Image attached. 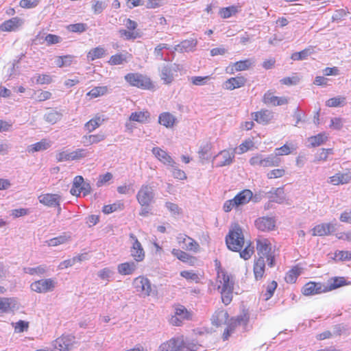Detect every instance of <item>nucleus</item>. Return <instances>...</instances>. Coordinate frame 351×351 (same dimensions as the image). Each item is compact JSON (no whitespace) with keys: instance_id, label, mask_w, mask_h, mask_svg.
Wrapping results in <instances>:
<instances>
[{"instance_id":"nucleus-32","label":"nucleus","mask_w":351,"mask_h":351,"mask_svg":"<svg viewBox=\"0 0 351 351\" xmlns=\"http://www.w3.org/2000/svg\"><path fill=\"white\" fill-rule=\"evenodd\" d=\"M302 269H303L299 265H296L291 267V269H290L285 274V282L289 284L295 283L298 276L302 274Z\"/></svg>"},{"instance_id":"nucleus-34","label":"nucleus","mask_w":351,"mask_h":351,"mask_svg":"<svg viewBox=\"0 0 351 351\" xmlns=\"http://www.w3.org/2000/svg\"><path fill=\"white\" fill-rule=\"evenodd\" d=\"M217 157L219 158V161L217 165L219 167H223L229 165L232 162L234 158V154L233 152H230L229 150H223L219 152V154L217 155Z\"/></svg>"},{"instance_id":"nucleus-17","label":"nucleus","mask_w":351,"mask_h":351,"mask_svg":"<svg viewBox=\"0 0 351 351\" xmlns=\"http://www.w3.org/2000/svg\"><path fill=\"white\" fill-rule=\"evenodd\" d=\"M256 228L262 232H269L276 228V219L272 217H261L254 221Z\"/></svg>"},{"instance_id":"nucleus-55","label":"nucleus","mask_w":351,"mask_h":351,"mask_svg":"<svg viewBox=\"0 0 351 351\" xmlns=\"http://www.w3.org/2000/svg\"><path fill=\"white\" fill-rule=\"evenodd\" d=\"M160 77L165 84H170L173 80V74L169 66H164L161 70Z\"/></svg>"},{"instance_id":"nucleus-48","label":"nucleus","mask_w":351,"mask_h":351,"mask_svg":"<svg viewBox=\"0 0 351 351\" xmlns=\"http://www.w3.org/2000/svg\"><path fill=\"white\" fill-rule=\"evenodd\" d=\"M108 92V87L104 86H96L92 88L90 91L86 93V96L89 99H94L106 95Z\"/></svg>"},{"instance_id":"nucleus-50","label":"nucleus","mask_w":351,"mask_h":351,"mask_svg":"<svg viewBox=\"0 0 351 351\" xmlns=\"http://www.w3.org/2000/svg\"><path fill=\"white\" fill-rule=\"evenodd\" d=\"M232 319L236 322L237 326L243 324L246 326L250 320V313L247 309L243 308L240 315L232 317Z\"/></svg>"},{"instance_id":"nucleus-12","label":"nucleus","mask_w":351,"mask_h":351,"mask_svg":"<svg viewBox=\"0 0 351 351\" xmlns=\"http://www.w3.org/2000/svg\"><path fill=\"white\" fill-rule=\"evenodd\" d=\"M56 282L51 278L40 279L32 282L31 289L37 293H46L53 290Z\"/></svg>"},{"instance_id":"nucleus-53","label":"nucleus","mask_w":351,"mask_h":351,"mask_svg":"<svg viewBox=\"0 0 351 351\" xmlns=\"http://www.w3.org/2000/svg\"><path fill=\"white\" fill-rule=\"evenodd\" d=\"M243 250H241L239 254L241 258L244 260H249L254 253V247L251 242L247 243Z\"/></svg>"},{"instance_id":"nucleus-35","label":"nucleus","mask_w":351,"mask_h":351,"mask_svg":"<svg viewBox=\"0 0 351 351\" xmlns=\"http://www.w3.org/2000/svg\"><path fill=\"white\" fill-rule=\"evenodd\" d=\"M176 121V117L168 112H162L158 117V123L167 128L173 127Z\"/></svg>"},{"instance_id":"nucleus-61","label":"nucleus","mask_w":351,"mask_h":351,"mask_svg":"<svg viewBox=\"0 0 351 351\" xmlns=\"http://www.w3.org/2000/svg\"><path fill=\"white\" fill-rule=\"evenodd\" d=\"M23 270H24L25 273L29 274L32 276H34V275L42 276L46 271L45 267L41 266V265L38 266L36 267H25L23 269Z\"/></svg>"},{"instance_id":"nucleus-25","label":"nucleus","mask_w":351,"mask_h":351,"mask_svg":"<svg viewBox=\"0 0 351 351\" xmlns=\"http://www.w3.org/2000/svg\"><path fill=\"white\" fill-rule=\"evenodd\" d=\"M38 199L40 203L45 206L55 207L60 206L61 197L58 194L45 193L40 195Z\"/></svg>"},{"instance_id":"nucleus-29","label":"nucleus","mask_w":351,"mask_h":351,"mask_svg":"<svg viewBox=\"0 0 351 351\" xmlns=\"http://www.w3.org/2000/svg\"><path fill=\"white\" fill-rule=\"evenodd\" d=\"M347 285L344 277H332L328 279L327 285H324V288L325 293H328Z\"/></svg>"},{"instance_id":"nucleus-20","label":"nucleus","mask_w":351,"mask_h":351,"mask_svg":"<svg viewBox=\"0 0 351 351\" xmlns=\"http://www.w3.org/2000/svg\"><path fill=\"white\" fill-rule=\"evenodd\" d=\"M152 152L154 156L165 165L173 167L176 165L175 161L165 150L158 147H153Z\"/></svg>"},{"instance_id":"nucleus-3","label":"nucleus","mask_w":351,"mask_h":351,"mask_svg":"<svg viewBox=\"0 0 351 351\" xmlns=\"http://www.w3.org/2000/svg\"><path fill=\"white\" fill-rule=\"evenodd\" d=\"M243 230L238 223H234L226 237V243L229 250L239 252L245 246Z\"/></svg>"},{"instance_id":"nucleus-56","label":"nucleus","mask_w":351,"mask_h":351,"mask_svg":"<svg viewBox=\"0 0 351 351\" xmlns=\"http://www.w3.org/2000/svg\"><path fill=\"white\" fill-rule=\"evenodd\" d=\"M237 326H238L237 325L236 322H234L232 318H230L222 335L223 339L224 341L228 340L231 335L235 331V329Z\"/></svg>"},{"instance_id":"nucleus-28","label":"nucleus","mask_w":351,"mask_h":351,"mask_svg":"<svg viewBox=\"0 0 351 351\" xmlns=\"http://www.w3.org/2000/svg\"><path fill=\"white\" fill-rule=\"evenodd\" d=\"M253 119L258 123L266 125L271 120L272 112L268 110L262 109L259 111L252 113Z\"/></svg>"},{"instance_id":"nucleus-57","label":"nucleus","mask_w":351,"mask_h":351,"mask_svg":"<svg viewBox=\"0 0 351 351\" xmlns=\"http://www.w3.org/2000/svg\"><path fill=\"white\" fill-rule=\"evenodd\" d=\"M280 162V160L276 156L270 155L267 157L263 158L262 167H269L278 166Z\"/></svg>"},{"instance_id":"nucleus-22","label":"nucleus","mask_w":351,"mask_h":351,"mask_svg":"<svg viewBox=\"0 0 351 351\" xmlns=\"http://www.w3.org/2000/svg\"><path fill=\"white\" fill-rule=\"evenodd\" d=\"M263 102L267 105L274 106H282L288 103V99L285 97L275 96L271 90H268L263 97Z\"/></svg>"},{"instance_id":"nucleus-45","label":"nucleus","mask_w":351,"mask_h":351,"mask_svg":"<svg viewBox=\"0 0 351 351\" xmlns=\"http://www.w3.org/2000/svg\"><path fill=\"white\" fill-rule=\"evenodd\" d=\"M278 287V283L276 280H271L265 287V291H263L262 296L265 300H269L273 295Z\"/></svg>"},{"instance_id":"nucleus-62","label":"nucleus","mask_w":351,"mask_h":351,"mask_svg":"<svg viewBox=\"0 0 351 351\" xmlns=\"http://www.w3.org/2000/svg\"><path fill=\"white\" fill-rule=\"evenodd\" d=\"M70 239V237L66 235H60L49 240L48 245L49 246H57L67 242Z\"/></svg>"},{"instance_id":"nucleus-18","label":"nucleus","mask_w":351,"mask_h":351,"mask_svg":"<svg viewBox=\"0 0 351 351\" xmlns=\"http://www.w3.org/2000/svg\"><path fill=\"white\" fill-rule=\"evenodd\" d=\"M351 181V171L348 170V171L343 172H337L332 176L328 178V183L334 185H343L348 184Z\"/></svg>"},{"instance_id":"nucleus-23","label":"nucleus","mask_w":351,"mask_h":351,"mask_svg":"<svg viewBox=\"0 0 351 351\" xmlns=\"http://www.w3.org/2000/svg\"><path fill=\"white\" fill-rule=\"evenodd\" d=\"M228 318L229 314L226 310L218 308L212 315L210 321L213 326L219 327L224 324Z\"/></svg>"},{"instance_id":"nucleus-41","label":"nucleus","mask_w":351,"mask_h":351,"mask_svg":"<svg viewBox=\"0 0 351 351\" xmlns=\"http://www.w3.org/2000/svg\"><path fill=\"white\" fill-rule=\"evenodd\" d=\"M180 276L189 282L199 283L201 280V275L194 270H184L180 271Z\"/></svg>"},{"instance_id":"nucleus-63","label":"nucleus","mask_w":351,"mask_h":351,"mask_svg":"<svg viewBox=\"0 0 351 351\" xmlns=\"http://www.w3.org/2000/svg\"><path fill=\"white\" fill-rule=\"evenodd\" d=\"M333 149H322L320 152L317 154L315 160L317 162L326 161L328 159V155L333 154Z\"/></svg>"},{"instance_id":"nucleus-49","label":"nucleus","mask_w":351,"mask_h":351,"mask_svg":"<svg viewBox=\"0 0 351 351\" xmlns=\"http://www.w3.org/2000/svg\"><path fill=\"white\" fill-rule=\"evenodd\" d=\"M124 208V204L121 201H117L112 204L105 205L102 208V212L108 215L117 210H121Z\"/></svg>"},{"instance_id":"nucleus-8","label":"nucleus","mask_w":351,"mask_h":351,"mask_svg":"<svg viewBox=\"0 0 351 351\" xmlns=\"http://www.w3.org/2000/svg\"><path fill=\"white\" fill-rule=\"evenodd\" d=\"M150 117V112L147 110L132 112L125 125L126 130L129 132H132L134 128L132 122H137L141 124L147 123L149 121Z\"/></svg>"},{"instance_id":"nucleus-54","label":"nucleus","mask_w":351,"mask_h":351,"mask_svg":"<svg viewBox=\"0 0 351 351\" xmlns=\"http://www.w3.org/2000/svg\"><path fill=\"white\" fill-rule=\"evenodd\" d=\"M346 104V97L338 96L332 97L326 101V105L330 108L343 106Z\"/></svg>"},{"instance_id":"nucleus-59","label":"nucleus","mask_w":351,"mask_h":351,"mask_svg":"<svg viewBox=\"0 0 351 351\" xmlns=\"http://www.w3.org/2000/svg\"><path fill=\"white\" fill-rule=\"evenodd\" d=\"M68 31L75 33H82L87 29V25L83 23L71 24L66 27Z\"/></svg>"},{"instance_id":"nucleus-14","label":"nucleus","mask_w":351,"mask_h":351,"mask_svg":"<svg viewBox=\"0 0 351 351\" xmlns=\"http://www.w3.org/2000/svg\"><path fill=\"white\" fill-rule=\"evenodd\" d=\"M136 291L144 295H149L152 292V285L148 278L139 276L135 278L132 282Z\"/></svg>"},{"instance_id":"nucleus-38","label":"nucleus","mask_w":351,"mask_h":351,"mask_svg":"<svg viewBox=\"0 0 351 351\" xmlns=\"http://www.w3.org/2000/svg\"><path fill=\"white\" fill-rule=\"evenodd\" d=\"M136 266L132 261L125 262L118 265L117 270L121 275H130L136 270Z\"/></svg>"},{"instance_id":"nucleus-5","label":"nucleus","mask_w":351,"mask_h":351,"mask_svg":"<svg viewBox=\"0 0 351 351\" xmlns=\"http://www.w3.org/2000/svg\"><path fill=\"white\" fill-rule=\"evenodd\" d=\"M127 83L143 90H153L154 84L150 77L139 73H129L124 76Z\"/></svg>"},{"instance_id":"nucleus-47","label":"nucleus","mask_w":351,"mask_h":351,"mask_svg":"<svg viewBox=\"0 0 351 351\" xmlns=\"http://www.w3.org/2000/svg\"><path fill=\"white\" fill-rule=\"evenodd\" d=\"M333 260L337 262L351 261V251L336 250L334 253Z\"/></svg>"},{"instance_id":"nucleus-37","label":"nucleus","mask_w":351,"mask_h":351,"mask_svg":"<svg viewBox=\"0 0 351 351\" xmlns=\"http://www.w3.org/2000/svg\"><path fill=\"white\" fill-rule=\"evenodd\" d=\"M51 146V142L46 138L41 139L39 142L29 145L27 147L29 153H34L47 149Z\"/></svg>"},{"instance_id":"nucleus-2","label":"nucleus","mask_w":351,"mask_h":351,"mask_svg":"<svg viewBox=\"0 0 351 351\" xmlns=\"http://www.w3.org/2000/svg\"><path fill=\"white\" fill-rule=\"evenodd\" d=\"M199 346L183 335L173 337L159 346V351H197Z\"/></svg>"},{"instance_id":"nucleus-6","label":"nucleus","mask_w":351,"mask_h":351,"mask_svg":"<svg viewBox=\"0 0 351 351\" xmlns=\"http://www.w3.org/2000/svg\"><path fill=\"white\" fill-rule=\"evenodd\" d=\"M256 245L258 256L266 258L268 266L273 267L275 265V256L270 241L267 238L259 237L256 240Z\"/></svg>"},{"instance_id":"nucleus-60","label":"nucleus","mask_w":351,"mask_h":351,"mask_svg":"<svg viewBox=\"0 0 351 351\" xmlns=\"http://www.w3.org/2000/svg\"><path fill=\"white\" fill-rule=\"evenodd\" d=\"M285 174L286 170L284 168L274 169L267 173V178L268 179L280 178L285 176Z\"/></svg>"},{"instance_id":"nucleus-19","label":"nucleus","mask_w":351,"mask_h":351,"mask_svg":"<svg viewBox=\"0 0 351 351\" xmlns=\"http://www.w3.org/2000/svg\"><path fill=\"white\" fill-rule=\"evenodd\" d=\"M335 230V225L331 223H322L316 225L311 230L314 237H324L332 234Z\"/></svg>"},{"instance_id":"nucleus-44","label":"nucleus","mask_w":351,"mask_h":351,"mask_svg":"<svg viewBox=\"0 0 351 351\" xmlns=\"http://www.w3.org/2000/svg\"><path fill=\"white\" fill-rule=\"evenodd\" d=\"M328 140V136L325 132L319 133L308 138L310 145L315 147L323 145Z\"/></svg>"},{"instance_id":"nucleus-40","label":"nucleus","mask_w":351,"mask_h":351,"mask_svg":"<svg viewBox=\"0 0 351 351\" xmlns=\"http://www.w3.org/2000/svg\"><path fill=\"white\" fill-rule=\"evenodd\" d=\"M197 40L195 38L184 40L177 45V48L181 52L193 51L197 46Z\"/></svg>"},{"instance_id":"nucleus-7","label":"nucleus","mask_w":351,"mask_h":351,"mask_svg":"<svg viewBox=\"0 0 351 351\" xmlns=\"http://www.w3.org/2000/svg\"><path fill=\"white\" fill-rule=\"evenodd\" d=\"M174 315L169 319V323L176 326L182 324L184 320H189L192 318V313L184 306L178 304L174 305Z\"/></svg>"},{"instance_id":"nucleus-26","label":"nucleus","mask_w":351,"mask_h":351,"mask_svg":"<svg viewBox=\"0 0 351 351\" xmlns=\"http://www.w3.org/2000/svg\"><path fill=\"white\" fill-rule=\"evenodd\" d=\"M216 285L218 291H220L234 287V282L232 277L226 272L216 276Z\"/></svg>"},{"instance_id":"nucleus-27","label":"nucleus","mask_w":351,"mask_h":351,"mask_svg":"<svg viewBox=\"0 0 351 351\" xmlns=\"http://www.w3.org/2000/svg\"><path fill=\"white\" fill-rule=\"evenodd\" d=\"M23 21L21 19L16 16L5 21L0 25V30L2 32H14L20 27Z\"/></svg>"},{"instance_id":"nucleus-21","label":"nucleus","mask_w":351,"mask_h":351,"mask_svg":"<svg viewBox=\"0 0 351 351\" xmlns=\"http://www.w3.org/2000/svg\"><path fill=\"white\" fill-rule=\"evenodd\" d=\"M265 261L263 256H258L254 261L253 274L256 280H261L265 276Z\"/></svg>"},{"instance_id":"nucleus-16","label":"nucleus","mask_w":351,"mask_h":351,"mask_svg":"<svg viewBox=\"0 0 351 351\" xmlns=\"http://www.w3.org/2000/svg\"><path fill=\"white\" fill-rule=\"evenodd\" d=\"M302 293L305 296H311L325 293L324 285L320 282L309 281L301 289Z\"/></svg>"},{"instance_id":"nucleus-24","label":"nucleus","mask_w":351,"mask_h":351,"mask_svg":"<svg viewBox=\"0 0 351 351\" xmlns=\"http://www.w3.org/2000/svg\"><path fill=\"white\" fill-rule=\"evenodd\" d=\"M252 64L253 62L250 59L239 60L228 66L226 72L230 74H234L235 72L246 71L251 67Z\"/></svg>"},{"instance_id":"nucleus-39","label":"nucleus","mask_w":351,"mask_h":351,"mask_svg":"<svg viewBox=\"0 0 351 351\" xmlns=\"http://www.w3.org/2000/svg\"><path fill=\"white\" fill-rule=\"evenodd\" d=\"M106 53V50L101 46H98L91 49L86 55V58L89 61H93L96 59L103 58Z\"/></svg>"},{"instance_id":"nucleus-9","label":"nucleus","mask_w":351,"mask_h":351,"mask_svg":"<svg viewBox=\"0 0 351 351\" xmlns=\"http://www.w3.org/2000/svg\"><path fill=\"white\" fill-rule=\"evenodd\" d=\"M126 29H121L119 31L120 36L126 40H134L141 36L137 30L138 24L136 21L127 19L125 21Z\"/></svg>"},{"instance_id":"nucleus-46","label":"nucleus","mask_w":351,"mask_h":351,"mask_svg":"<svg viewBox=\"0 0 351 351\" xmlns=\"http://www.w3.org/2000/svg\"><path fill=\"white\" fill-rule=\"evenodd\" d=\"M75 56L73 55L60 56L56 58V65L61 68L63 66H69L74 61Z\"/></svg>"},{"instance_id":"nucleus-15","label":"nucleus","mask_w":351,"mask_h":351,"mask_svg":"<svg viewBox=\"0 0 351 351\" xmlns=\"http://www.w3.org/2000/svg\"><path fill=\"white\" fill-rule=\"evenodd\" d=\"M176 239L178 243L182 245V248L186 251L197 252L199 250V243L186 234H179Z\"/></svg>"},{"instance_id":"nucleus-4","label":"nucleus","mask_w":351,"mask_h":351,"mask_svg":"<svg viewBox=\"0 0 351 351\" xmlns=\"http://www.w3.org/2000/svg\"><path fill=\"white\" fill-rule=\"evenodd\" d=\"M253 193L250 189H243L238 193L232 199L226 200L223 205L225 213H229L233 209L247 204L252 198Z\"/></svg>"},{"instance_id":"nucleus-58","label":"nucleus","mask_w":351,"mask_h":351,"mask_svg":"<svg viewBox=\"0 0 351 351\" xmlns=\"http://www.w3.org/2000/svg\"><path fill=\"white\" fill-rule=\"evenodd\" d=\"M271 201L280 203L285 199L284 187H279L274 190L271 196Z\"/></svg>"},{"instance_id":"nucleus-13","label":"nucleus","mask_w":351,"mask_h":351,"mask_svg":"<svg viewBox=\"0 0 351 351\" xmlns=\"http://www.w3.org/2000/svg\"><path fill=\"white\" fill-rule=\"evenodd\" d=\"M130 238L132 240V245L130 248L131 256L136 262L143 261L145 257V252L141 243L132 233L130 234Z\"/></svg>"},{"instance_id":"nucleus-42","label":"nucleus","mask_w":351,"mask_h":351,"mask_svg":"<svg viewBox=\"0 0 351 351\" xmlns=\"http://www.w3.org/2000/svg\"><path fill=\"white\" fill-rule=\"evenodd\" d=\"M240 7L238 5H231L226 8H222L219 11V14L222 19H228L234 16L239 12Z\"/></svg>"},{"instance_id":"nucleus-11","label":"nucleus","mask_w":351,"mask_h":351,"mask_svg":"<svg viewBox=\"0 0 351 351\" xmlns=\"http://www.w3.org/2000/svg\"><path fill=\"white\" fill-rule=\"evenodd\" d=\"M75 343V336L71 335H62L54 341L53 347L54 349L58 351H69Z\"/></svg>"},{"instance_id":"nucleus-51","label":"nucleus","mask_w":351,"mask_h":351,"mask_svg":"<svg viewBox=\"0 0 351 351\" xmlns=\"http://www.w3.org/2000/svg\"><path fill=\"white\" fill-rule=\"evenodd\" d=\"M233 291L234 287H230L228 289H223L219 291L221 294V299L222 302L225 305H228L231 303L233 298Z\"/></svg>"},{"instance_id":"nucleus-64","label":"nucleus","mask_w":351,"mask_h":351,"mask_svg":"<svg viewBox=\"0 0 351 351\" xmlns=\"http://www.w3.org/2000/svg\"><path fill=\"white\" fill-rule=\"evenodd\" d=\"M40 3V0H21L19 6L23 9H32L36 8Z\"/></svg>"},{"instance_id":"nucleus-36","label":"nucleus","mask_w":351,"mask_h":351,"mask_svg":"<svg viewBox=\"0 0 351 351\" xmlns=\"http://www.w3.org/2000/svg\"><path fill=\"white\" fill-rule=\"evenodd\" d=\"M105 119L103 116L96 114L93 118L90 119L84 124V128L88 132H91L98 128L104 121Z\"/></svg>"},{"instance_id":"nucleus-52","label":"nucleus","mask_w":351,"mask_h":351,"mask_svg":"<svg viewBox=\"0 0 351 351\" xmlns=\"http://www.w3.org/2000/svg\"><path fill=\"white\" fill-rule=\"evenodd\" d=\"M296 149V147L291 144L285 143L280 147L275 149L276 157L278 156H287L292 153L293 150Z\"/></svg>"},{"instance_id":"nucleus-33","label":"nucleus","mask_w":351,"mask_h":351,"mask_svg":"<svg viewBox=\"0 0 351 351\" xmlns=\"http://www.w3.org/2000/svg\"><path fill=\"white\" fill-rule=\"evenodd\" d=\"M132 58V54L125 52L124 53H116L110 56L108 60L110 65L114 66L122 64L128 62V59Z\"/></svg>"},{"instance_id":"nucleus-1","label":"nucleus","mask_w":351,"mask_h":351,"mask_svg":"<svg viewBox=\"0 0 351 351\" xmlns=\"http://www.w3.org/2000/svg\"><path fill=\"white\" fill-rule=\"evenodd\" d=\"M155 193L149 184H143L138 190L136 199L141 206L139 215L147 217L151 214V206L154 202Z\"/></svg>"},{"instance_id":"nucleus-10","label":"nucleus","mask_w":351,"mask_h":351,"mask_svg":"<svg viewBox=\"0 0 351 351\" xmlns=\"http://www.w3.org/2000/svg\"><path fill=\"white\" fill-rule=\"evenodd\" d=\"M91 187L90 184L86 183L84 181V178L81 176H77L74 178L72 187L71 189V193L75 196H80L81 193H83L84 195H86L90 193Z\"/></svg>"},{"instance_id":"nucleus-43","label":"nucleus","mask_w":351,"mask_h":351,"mask_svg":"<svg viewBox=\"0 0 351 351\" xmlns=\"http://www.w3.org/2000/svg\"><path fill=\"white\" fill-rule=\"evenodd\" d=\"M314 52V47L309 46L299 52L293 53L291 56V58L293 60H305L309 55L313 53Z\"/></svg>"},{"instance_id":"nucleus-31","label":"nucleus","mask_w":351,"mask_h":351,"mask_svg":"<svg viewBox=\"0 0 351 351\" xmlns=\"http://www.w3.org/2000/svg\"><path fill=\"white\" fill-rule=\"evenodd\" d=\"M106 138V134L103 132L97 134L84 135L82 137V143L85 146H90L94 144H97Z\"/></svg>"},{"instance_id":"nucleus-30","label":"nucleus","mask_w":351,"mask_h":351,"mask_svg":"<svg viewBox=\"0 0 351 351\" xmlns=\"http://www.w3.org/2000/svg\"><path fill=\"white\" fill-rule=\"evenodd\" d=\"M246 78L243 76H236L228 79L225 82V88L227 90H232L236 88H241L246 84Z\"/></svg>"}]
</instances>
